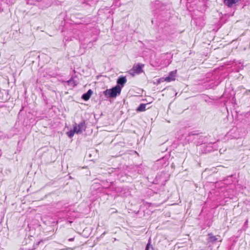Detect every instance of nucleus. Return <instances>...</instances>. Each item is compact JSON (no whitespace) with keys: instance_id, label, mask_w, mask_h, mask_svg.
Here are the masks:
<instances>
[{"instance_id":"16","label":"nucleus","mask_w":250,"mask_h":250,"mask_svg":"<svg viewBox=\"0 0 250 250\" xmlns=\"http://www.w3.org/2000/svg\"><path fill=\"white\" fill-rule=\"evenodd\" d=\"M219 83V82L211 83L209 84V86L210 88H213L214 87L217 86Z\"/></svg>"},{"instance_id":"3","label":"nucleus","mask_w":250,"mask_h":250,"mask_svg":"<svg viewBox=\"0 0 250 250\" xmlns=\"http://www.w3.org/2000/svg\"><path fill=\"white\" fill-rule=\"evenodd\" d=\"M216 149V145L215 143H209L207 145L204 144L202 146V152L203 153H207Z\"/></svg>"},{"instance_id":"15","label":"nucleus","mask_w":250,"mask_h":250,"mask_svg":"<svg viewBox=\"0 0 250 250\" xmlns=\"http://www.w3.org/2000/svg\"><path fill=\"white\" fill-rule=\"evenodd\" d=\"M162 163H163V164L165 166H167L168 165V163H167V162L165 161V159H160V160H158L156 161V165H159V164H161Z\"/></svg>"},{"instance_id":"12","label":"nucleus","mask_w":250,"mask_h":250,"mask_svg":"<svg viewBox=\"0 0 250 250\" xmlns=\"http://www.w3.org/2000/svg\"><path fill=\"white\" fill-rule=\"evenodd\" d=\"M208 235V242H210L211 243H214L218 239L216 238V237L215 236H213L212 233H209Z\"/></svg>"},{"instance_id":"8","label":"nucleus","mask_w":250,"mask_h":250,"mask_svg":"<svg viewBox=\"0 0 250 250\" xmlns=\"http://www.w3.org/2000/svg\"><path fill=\"white\" fill-rule=\"evenodd\" d=\"M116 191L119 193V196L125 197L129 194L128 191H126V189L123 188H116Z\"/></svg>"},{"instance_id":"24","label":"nucleus","mask_w":250,"mask_h":250,"mask_svg":"<svg viewBox=\"0 0 250 250\" xmlns=\"http://www.w3.org/2000/svg\"><path fill=\"white\" fill-rule=\"evenodd\" d=\"M204 25V23L203 22L202 23V24H201L200 25V26H203Z\"/></svg>"},{"instance_id":"7","label":"nucleus","mask_w":250,"mask_h":250,"mask_svg":"<svg viewBox=\"0 0 250 250\" xmlns=\"http://www.w3.org/2000/svg\"><path fill=\"white\" fill-rule=\"evenodd\" d=\"M126 79L125 77L124 76H121L119 77L117 80V84L116 85H118L120 87H121V88L124 86V84L126 82Z\"/></svg>"},{"instance_id":"2","label":"nucleus","mask_w":250,"mask_h":250,"mask_svg":"<svg viewBox=\"0 0 250 250\" xmlns=\"http://www.w3.org/2000/svg\"><path fill=\"white\" fill-rule=\"evenodd\" d=\"M121 92V87L116 85L110 89H107L103 92L106 98H115L119 95Z\"/></svg>"},{"instance_id":"23","label":"nucleus","mask_w":250,"mask_h":250,"mask_svg":"<svg viewBox=\"0 0 250 250\" xmlns=\"http://www.w3.org/2000/svg\"><path fill=\"white\" fill-rule=\"evenodd\" d=\"M105 234V232H104L101 235V236H103Z\"/></svg>"},{"instance_id":"4","label":"nucleus","mask_w":250,"mask_h":250,"mask_svg":"<svg viewBox=\"0 0 250 250\" xmlns=\"http://www.w3.org/2000/svg\"><path fill=\"white\" fill-rule=\"evenodd\" d=\"M144 66V64L142 63L134 64L132 68L130 70V74L132 75L140 74L143 72L142 68Z\"/></svg>"},{"instance_id":"11","label":"nucleus","mask_w":250,"mask_h":250,"mask_svg":"<svg viewBox=\"0 0 250 250\" xmlns=\"http://www.w3.org/2000/svg\"><path fill=\"white\" fill-rule=\"evenodd\" d=\"M147 104H141L136 109V111L137 112H143L145 111L146 105Z\"/></svg>"},{"instance_id":"19","label":"nucleus","mask_w":250,"mask_h":250,"mask_svg":"<svg viewBox=\"0 0 250 250\" xmlns=\"http://www.w3.org/2000/svg\"><path fill=\"white\" fill-rule=\"evenodd\" d=\"M112 182H110V184H109V185H106V188H108L110 185H112ZM103 185H104V186H105V183H104V184H103Z\"/></svg>"},{"instance_id":"5","label":"nucleus","mask_w":250,"mask_h":250,"mask_svg":"<svg viewBox=\"0 0 250 250\" xmlns=\"http://www.w3.org/2000/svg\"><path fill=\"white\" fill-rule=\"evenodd\" d=\"M176 71H171L169 73L168 76L165 78H161L158 80V83H161V82H164L165 81H167V82H170L171 81H174L175 80V77L176 76Z\"/></svg>"},{"instance_id":"18","label":"nucleus","mask_w":250,"mask_h":250,"mask_svg":"<svg viewBox=\"0 0 250 250\" xmlns=\"http://www.w3.org/2000/svg\"><path fill=\"white\" fill-rule=\"evenodd\" d=\"M74 81L72 79H70L69 80H68L67 81V83L69 84H71L72 83H73Z\"/></svg>"},{"instance_id":"14","label":"nucleus","mask_w":250,"mask_h":250,"mask_svg":"<svg viewBox=\"0 0 250 250\" xmlns=\"http://www.w3.org/2000/svg\"><path fill=\"white\" fill-rule=\"evenodd\" d=\"M151 240L150 238L149 239L148 243L147 244L145 250H154L152 246L150 244Z\"/></svg>"},{"instance_id":"6","label":"nucleus","mask_w":250,"mask_h":250,"mask_svg":"<svg viewBox=\"0 0 250 250\" xmlns=\"http://www.w3.org/2000/svg\"><path fill=\"white\" fill-rule=\"evenodd\" d=\"M86 128L85 122L83 120L78 125L76 124V134H79L82 133L83 130Z\"/></svg>"},{"instance_id":"9","label":"nucleus","mask_w":250,"mask_h":250,"mask_svg":"<svg viewBox=\"0 0 250 250\" xmlns=\"http://www.w3.org/2000/svg\"><path fill=\"white\" fill-rule=\"evenodd\" d=\"M92 93L93 91L91 89H89L86 93L82 95L81 98L84 101H87L90 99Z\"/></svg>"},{"instance_id":"26","label":"nucleus","mask_w":250,"mask_h":250,"mask_svg":"<svg viewBox=\"0 0 250 250\" xmlns=\"http://www.w3.org/2000/svg\"><path fill=\"white\" fill-rule=\"evenodd\" d=\"M163 174H165V173H162L161 174V176H162Z\"/></svg>"},{"instance_id":"25","label":"nucleus","mask_w":250,"mask_h":250,"mask_svg":"<svg viewBox=\"0 0 250 250\" xmlns=\"http://www.w3.org/2000/svg\"><path fill=\"white\" fill-rule=\"evenodd\" d=\"M2 11V9H1V7L0 6V13Z\"/></svg>"},{"instance_id":"20","label":"nucleus","mask_w":250,"mask_h":250,"mask_svg":"<svg viewBox=\"0 0 250 250\" xmlns=\"http://www.w3.org/2000/svg\"><path fill=\"white\" fill-rule=\"evenodd\" d=\"M74 238H69V239H68V241H69V242H72V241H74Z\"/></svg>"},{"instance_id":"21","label":"nucleus","mask_w":250,"mask_h":250,"mask_svg":"<svg viewBox=\"0 0 250 250\" xmlns=\"http://www.w3.org/2000/svg\"><path fill=\"white\" fill-rule=\"evenodd\" d=\"M234 0V3L235 4L236 3H237L239 1H240L241 0Z\"/></svg>"},{"instance_id":"13","label":"nucleus","mask_w":250,"mask_h":250,"mask_svg":"<svg viewBox=\"0 0 250 250\" xmlns=\"http://www.w3.org/2000/svg\"><path fill=\"white\" fill-rule=\"evenodd\" d=\"M224 3L229 7H231L235 4L233 0H224Z\"/></svg>"},{"instance_id":"22","label":"nucleus","mask_w":250,"mask_h":250,"mask_svg":"<svg viewBox=\"0 0 250 250\" xmlns=\"http://www.w3.org/2000/svg\"><path fill=\"white\" fill-rule=\"evenodd\" d=\"M199 20H200V19H195V22H196V24H197V23H198V21H199Z\"/></svg>"},{"instance_id":"17","label":"nucleus","mask_w":250,"mask_h":250,"mask_svg":"<svg viewBox=\"0 0 250 250\" xmlns=\"http://www.w3.org/2000/svg\"><path fill=\"white\" fill-rule=\"evenodd\" d=\"M7 2H8L9 4H13L16 0H5Z\"/></svg>"},{"instance_id":"10","label":"nucleus","mask_w":250,"mask_h":250,"mask_svg":"<svg viewBox=\"0 0 250 250\" xmlns=\"http://www.w3.org/2000/svg\"><path fill=\"white\" fill-rule=\"evenodd\" d=\"M75 133H76V123H75L73 125V129L66 132L67 135L70 138L73 137Z\"/></svg>"},{"instance_id":"1","label":"nucleus","mask_w":250,"mask_h":250,"mask_svg":"<svg viewBox=\"0 0 250 250\" xmlns=\"http://www.w3.org/2000/svg\"><path fill=\"white\" fill-rule=\"evenodd\" d=\"M187 140L189 142H193L197 146L203 144L206 141V138L202 133L198 131H193L188 133Z\"/></svg>"}]
</instances>
